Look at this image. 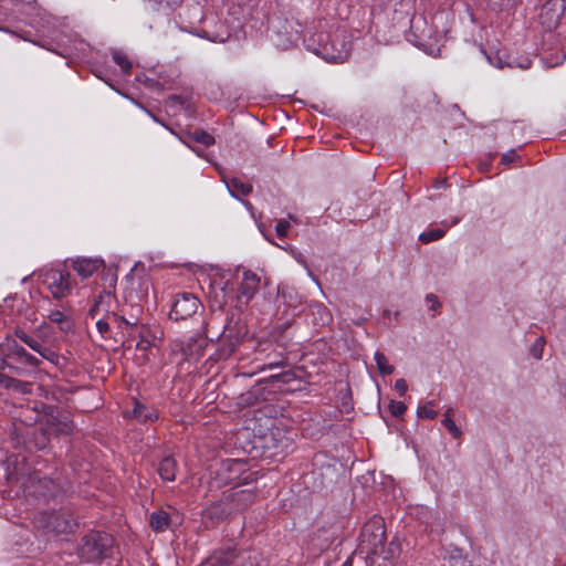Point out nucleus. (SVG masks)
<instances>
[{
	"label": "nucleus",
	"instance_id": "obj_1",
	"mask_svg": "<svg viewBox=\"0 0 566 566\" xmlns=\"http://www.w3.org/2000/svg\"><path fill=\"white\" fill-rule=\"evenodd\" d=\"M114 553V538L102 531H91L78 544L77 555L85 563H101Z\"/></svg>",
	"mask_w": 566,
	"mask_h": 566
},
{
	"label": "nucleus",
	"instance_id": "obj_2",
	"mask_svg": "<svg viewBox=\"0 0 566 566\" xmlns=\"http://www.w3.org/2000/svg\"><path fill=\"white\" fill-rule=\"evenodd\" d=\"M359 548L367 555H382L386 552V527L379 515L370 517L359 535Z\"/></svg>",
	"mask_w": 566,
	"mask_h": 566
},
{
	"label": "nucleus",
	"instance_id": "obj_3",
	"mask_svg": "<svg viewBox=\"0 0 566 566\" xmlns=\"http://www.w3.org/2000/svg\"><path fill=\"white\" fill-rule=\"evenodd\" d=\"M317 42L318 48L314 49V52L327 62H344L349 55L350 44L345 41L343 34L318 33Z\"/></svg>",
	"mask_w": 566,
	"mask_h": 566
},
{
	"label": "nucleus",
	"instance_id": "obj_4",
	"mask_svg": "<svg viewBox=\"0 0 566 566\" xmlns=\"http://www.w3.org/2000/svg\"><path fill=\"white\" fill-rule=\"evenodd\" d=\"M38 523L46 532L56 535L73 533L77 527V522L67 507L41 512L38 516Z\"/></svg>",
	"mask_w": 566,
	"mask_h": 566
},
{
	"label": "nucleus",
	"instance_id": "obj_5",
	"mask_svg": "<svg viewBox=\"0 0 566 566\" xmlns=\"http://www.w3.org/2000/svg\"><path fill=\"white\" fill-rule=\"evenodd\" d=\"M25 492L28 496H31L39 502L49 503L51 500H56L63 495L65 489L59 481L34 474L30 476L28 484L25 485Z\"/></svg>",
	"mask_w": 566,
	"mask_h": 566
},
{
	"label": "nucleus",
	"instance_id": "obj_6",
	"mask_svg": "<svg viewBox=\"0 0 566 566\" xmlns=\"http://www.w3.org/2000/svg\"><path fill=\"white\" fill-rule=\"evenodd\" d=\"M40 277L54 298L61 300L71 294L73 282L70 272L53 268L44 269L40 272Z\"/></svg>",
	"mask_w": 566,
	"mask_h": 566
},
{
	"label": "nucleus",
	"instance_id": "obj_7",
	"mask_svg": "<svg viewBox=\"0 0 566 566\" xmlns=\"http://www.w3.org/2000/svg\"><path fill=\"white\" fill-rule=\"evenodd\" d=\"M13 433L15 434L17 444L22 443L29 451L44 450L50 442V434L43 424L23 430L15 428Z\"/></svg>",
	"mask_w": 566,
	"mask_h": 566
},
{
	"label": "nucleus",
	"instance_id": "obj_8",
	"mask_svg": "<svg viewBox=\"0 0 566 566\" xmlns=\"http://www.w3.org/2000/svg\"><path fill=\"white\" fill-rule=\"evenodd\" d=\"M565 9L566 4L564 0H546L537 15L538 23L544 31L552 32L558 27L564 17Z\"/></svg>",
	"mask_w": 566,
	"mask_h": 566
},
{
	"label": "nucleus",
	"instance_id": "obj_9",
	"mask_svg": "<svg viewBox=\"0 0 566 566\" xmlns=\"http://www.w3.org/2000/svg\"><path fill=\"white\" fill-rule=\"evenodd\" d=\"M200 301L191 293H181L176 296L169 312L170 319L182 321L197 313Z\"/></svg>",
	"mask_w": 566,
	"mask_h": 566
},
{
	"label": "nucleus",
	"instance_id": "obj_10",
	"mask_svg": "<svg viewBox=\"0 0 566 566\" xmlns=\"http://www.w3.org/2000/svg\"><path fill=\"white\" fill-rule=\"evenodd\" d=\"M245 334L247 329L244 325L240 324L239 322L228 319L221 334V342L223 343L221 355L226 357L232 355Z\"/></svg>",
	"mask_w": 566,
	"mask_h": 566
},
{
	"label": "nucleus",
	"instance_id": "obj_11",
	"mask_svg": "<svg viewBox=\"0 0 566 566\" xmlns=\"http://www.w3.org/2000/svg\"><path fill=\"white\" fill-rule=\"evenodd\" d=\"M14 335L22 343H24L29 348H31L32 350L38 353L43 359H45L54 365L59 364V359H60L59 354L55 353L54 350H52L51 348H49L48 346H45L43 344V340L39 336L31 335L20 327H17L14 329Z\"/></svg>",
	"mask_w": 566,
	"mask_h": 566
},
{
	"label": "nucleus",
	"instance_id": "obj_12",
	"mask_svg": "<svg viewBox=\"0 0 566 566\" xmlns=\"http://www.w3.org/2000/svg\"><path fill=\"white\" fill-rule=\"evenodd\" d=\"M231 511L227 506L223 497L212 502L201 513V522L205 528H214L218 524L228 517H231Z\"/></svg>",
	"mask_w": 566,
	"mask_h": 566
},
{
	"label": "nucleus",
	"instance_id": "obj_13",
	"mask_svg": "<svg viewBox=\"0 0 566 566\" xmlns=\"http://www.w3.org/2000/svg\"><path fill=\"white\" fill-rule=\"evenodd\" d=\"M222 497L227 506L230 509L231 515H235L254 502L255 494L251 490L232 489L230 491H226L222 494Z\"/></svg>",
	"mask_w": 566,
	"mask_h": 566
},
{
	"label": "nucleus",
	"instance_id": "obj_14",
	"mask_svg": "<svg viewBox=\"0 0 566 566\" xmlns=\"http://www.w3.org/2000/svg\"><path fill=\"white\" fill-rule=\"evenodd\" d=\"M114 302V295L111 291H102L94 301V304L88 311V316L92 319H95L98 316H107L111 317L112 321L120 326V317L116 313L111 311L112 304Z\"/></svg>",
	"mask_w": 566,
	"mask_h": 566
},
{
	"label": "nucleus",
	"instance_id": "obj_15",
	"mask_svg": "<svg viewBox=\"0 0 566 566\" xmlns=\"http://www.w3.org/2000/svg\"><path fill=\"white\" fill-rule=\"evenodd\" d=\"M239 557V549L234 545H227L214 549L199 566H233Z\"/></svg>",
	"mask_w": 566,
	"mask_h": 566
},
{
	"label": "nucleus",
	"instance_id": "obj_16",
	"mask_svg": "<svg viewBox=\"0 0 566 566\" xmlns=\"http://www.w3.org/2000/svg\"><path fill=\"white\" fill-rule=\"evenodd\" d=\"M44 428L51 436L71 434L74 429L73 421L66 413L57 412L56 415H50L46 417Z\"/></svg>",
	"mask_w": 566,
	"mask_h": 566
},
{
	"label": "nucleus",
	"instance_id": "obj_17",
	"mask_svg": "<svg viewBox=\"0 0 566 566\" xmlns=\"http://www.w3.org/2000/svg\"><path fill=\"white\" fill-rule=\"evenodd\" d=\"M105 263L98 258L78 256L72 260V269L83 279L92 276L95 272L104 269Z\"/></svg>",
	"mask_w": 566,
	"mask_h": 566
},
{
	"label": "nucleus",
	"instance_id": "obj_18",
	"mask_svg": "<svg viewBox=\"0 0 566 566\" xmlns=\"http://www.w3.org/2000/svg\"><path fill=\"white\" fill-rule=\"evenodd\" d=\"M259 283V276L252 271L245 270L242 275V282L239 289L238 297H244L245 302L250 301L258 291Z\"/></svg>",
	"mask_w": 566,
	"mask_h": 566
},
{
	"label": "nucleus",
	"instance_id": "obj_19",
	"mask_svg": "<svg viewBox=\"0 0 566 566\" xmlns=\"http://www.w3.org/2000/svg\"><path fill=\"white\" fill-rule=\"evenodd\" d=\"M8 357L14 358L17 359V361L34 368L39 367L41 364L40 358L27 352V349L23 346L19 345L15 342L9 345Z\"/></svg>",
	"mask_w": 566,
	"mask_h": 566
},
{
	"label": "nucleus",
	"instance_id": "obj_20",
	"mask_svg": "<svg viewBox=\"0 0 566 566\" xmlns=\"http://www.w3.org/2000/svg\"><path fill=\"white\" fill-rule=\"evenodd\" d=\"M124 324L129 327V336L133 338L145 339V338H157L156 332L146 324H138L137 319L129 321L125 317H120V325Z\"/></svg>",
	"mask_w": 566,
	"mask_h": 566
},
{
	"label": "nucleus",
	"instance_id": "obj_21",
	"mask_svg": "<svg viewBox=\"0 0 566 566\" xmlns=\"http://www.w3.org/2000/svg\"><path fill=\"white\" fill-rule=\"evenodd\" d=\"M178 471V463L174 457L167 455L161 459L158 464L157 472L160 479L165 482H172L176 480V473Z\"/></svg>",
	"mask_w": 566,
	"mask_h": 566
},
{
	"label": "nucleus",
	"instance_id": "obj_22",
	"mask_svg": "<svg viewBox=\"0 0 566 566\" xmlns=\"http://www.w3.org/2000/svg\"><path fill=\"white\" fill-rule=\"evenodd\" d=\"M223 181H224L230 195L237 199H240L241 197L249 196L253 190V187L251 184L243 182L237 177H233L230 179L223 178Z\"/></svg>",
	"mask_w": 566,
	"mask_h": 566
},
{
	"label": "nucleus",
	"instance_id": "obj_23",
	"mask_svg": "<svg viewBox=\"0 0 566 566\" xmlns=\"http://www.w3.org/2000/svg\"><path fill=\"white\" fill-rule=\"evenodd\" d=\"M132 417L137 419L139 422L145 423L147 421H156L159 418L158 410L151 407H147L139 401H135L132 410Z\"/></svg>",
	"mask_w": 566,
	"mask_h": 566
},
{
	"label": "nucleus",
	"instance_id": "obj_24",
	"mask_svg": "<svg viewBox=\"0 0 566 566\" xmlns=\"http://www.w3.org/2000/svg\"><path fill=\"white\" fill-rule=\"evenodd\" d=\"M310 311L314 317L313 321L315 325L324 326L332 322L331 312L324 304L318 302L312 303L310 305Z\"/></svg>",
	"mask_w": 566,
	"mask_h": 566
},
{
	"label": "nucleus",
	"instance_id": "obj_25",
	"mask_svg": "<svg viewBox=\"0 0 566 566\" xmlns=\"http://www.w3.org/2000/svg\"><path fill=\"white\" fill-rule=\"evenodd\" d=\"M170 521V515L163 510L155 511L149 516V525L155 532H165L169 528Z\"/></svg>",
	"mask_w": 566,
	"mask_h": 566
},
{
	"label": "nucleus",
	"instance_id": "obj_26",
	"mask_svg": "<svg viewBox=\"0 0 566 566\" xmlns=\"http://www.w3.org/2000/svg\"><path fill=\"white\" fill-rule=\"evenodd\" d=\"M444 559H448L450 566H470L467 555L457 546L449 545L444 548Z\"/></svg>",
	"mask_w": 566,
	"mask_h": 566
},
{
	"label": "nucleus",
	"instance_id": "obj_27",
	"mask_svg": "<svg viewBox=\"0 0 566 566\" xmlns=\"http://www.w3.org/2000/svg\"><path fill=\"white\" fill-rule=\"evenodd\" d=\"M7 389L21 395H30L32 394L33 384L11 377Z\"/></svg>",
	"mask_w": 566,
	"mask_h": 566
},
{
	"label": "nucleus",
	"instance_id": "obj_28",
	"mask_svg": "<svg viewBox=\"0 0 566 566\" xmlns=\"http://www.w3.org/2000/svg\"><path fill=\"white\" fill-rule=\"evenodd\" d=\"M443 427L451 433L453 438H460L462 432L453 420V409L448 408L442 419Z\"/></svg>",
	"mask_w": 566,
	"mask_h": 566
},
{
	"label": "nucleus",
	"instance_id": "obj_29",
	"mask_svg": "<svg viewBox=\"0 0 566 566\" xmlns=\"http://www.w3.org/2000/svg\"><path fill=\"white\" fill-rule=\"evenodd\" d=\"M188 139H190L191 142H195V143H199L206 147H210L214 144V137L202 130V129H196L191 133L188 134Z\"/></svg>",
	"mask_w": 566,
	"mask_h": 566
},
{
	"label": "nucleus",
	"instance_id": "obj_30",
	"mask_svg": "<svg viewBox=\"0 0 566 566\" xmlns=\"http://www.w3.org/2000/svg\"><path fill=\"white\" fill-rule=\"evenodd\" d=\"M48 318L52 322L59 325L60 329L62 332H69L71 329V323L66 318L63 312L59 310H52L48 314Z\"/></svg>",
	"mask_w": 566,
	"mask_h": 566
},
{
	"label": "nucleus",
	"instance_id": "obj_31",
	"mask_svg": "<svg viewBox=\"0 0 566 566\" xmlns=\"http://www.w3.org/2000/svg\"><path fill=\"white\" fill-rule=\"evenodd\" d=\"M377 369L382 376L391 375L395 371V367L388 363L386 355L381 352H376L374 355Z\"/></svg>",
	"mask_w": 566,
	"mask_h": 566
},
{
	"label": "nucleus",
	"instance_id": "obj_32",
	"mask_svg": "<svg viewBox=\"0 0 566 566\" xmlns=\"http://www.w3.org/2000/svg\"><path fill=\"white\" fill-rule=\"evenodd\" d=\"M113 61L122 69L125 75H129L132 73L133 65L125 53L120 51H114Z\"/></svg>",
	"mask_w": 566,
	"mask_h": 566
},
{
	"label": "nucleus",
	"instance_id": "obj_33",
	"mask_svg": "<svg viewBox=\"0 0 566 566\" xmlns=\"http://www.w3.org/2000/svg\"><path fill=\"white\" fill-rule=\"evenodd\" d=\"M239 557L240 558H235L233 566H259L258 555L255 553L239 551Z\"/></svg>",
	"mask_w": 566,
	"mask_h": 566
},
{
	"label": "nucleus",
	"instance_id": "obj_34",
	"mask_svg": "<svg viewBox=\"0 0 566 566\" xmlns=\"http://www.w3.org/2000/svg\"><path fill=\"white\" fill-rule=\"evenodd\" d=\"M444 234H446L444 229H440V228L429 229V230L420 233L419 240L422 243H430L432 241L443 238Z\"/></svg>",
	"mask_w": 566,
	"mask_h": 566
},
{
	"label": "nucleus",
	"instance_id": "obj_35",
	"mask_svg": "<svg viewBox=\"0 0 566 566\" xmlns=\"http://www.w3.org/2000/svg\"><path fill=\"white\" fill-rule=\"evenodd\" d=\"M433 401H426L423 405H420L417 409L418 417L424 419H434L438 412L433 409Z\"/></svg>",
	"mask_w": 566,
	"mask_h": 566
},
{
	"label": "nucleus",
	"instance_id": "obj_36",
	"mask_svg": "<svg viewBox=\"0 0 566 566\" xmlns=\"http://www.w3.org/2000/svg\"><path fill=\"white\" fill-rule=\"evenodd\" d=\"M39 415L33 410L25 409L21 411L19 421L25 426V428H33L32 424L38 422Z\"/></svg>",
	"mask_w": 566,
	"mask_h": 566
},
{
	"label": "nucleus",
	"instance_id": "obj_37",
	"mask_svg": "<svg viewBox=\"0 0 566 566\" xmlns=\"http://www.w3.org/2000/svg\"><path fill=\"white\" fill-rule=\"evenodd\" d=\"M166 104L168 106L179 105L184 109H188L190 107V98L181 95H169L167 97Z\"/></svg>",
	"mask_w": 566,
	"mask_h": 566
},
{
	"label": "nucleus",
	"instance_id": "obj_38",
	"mask_svg": "<svg viewBox=\"0 0 566 566\" xmlns=\"http://www.w3.org/2000/svg\"><path fill=\"white\" fill-rule=\"evenodd\" d=\"M388 409H389L391 416L398 418V417H401L406 412L407 406L402 401L391 400L388 406Z\"/></svg>",
	"mask_w": 566,
	"mask_h": 566
},
{
	"label": "nucleus",
	"instance_id": "obj_39",
	"mask_svg": "<svg viewBox=\"0 0 566 566\" xmlns=\"http://www.w3.org/2000/svg\"><path fill=\"white\" fill-rule=\"evenodd\" d=\"M96 319V328L101 335H105L109 331L108 319H112L107 316H98Z\"/></svg>",
	"mask_w": 566,
	"mask_h": 566
},
{
	"label": "nucleus",
	"instance_id": "obj_40",
	"mask_svg": "<svg viewBox=\"0 0 566 566\" xmlns=\"http://www.w3.org/2000/svg\"><path fill=\"white\" fill-rule=\"evenodd\" d=\"M290 222L285 219H280L275 226V232L279 238H285L290 229Z\"/></svg>",
	"mask_w": 566,
	"mask_h": 566
},
{
	"label": "nucleus",
	"instance_id": "obj_41",
	"mask_svg": "<svg viewBox=\"0 0 566 566\" xmlns=\"http://www.w3.org/2000/svg\"><path fill=\"white\" fill-rule=\"evenodd\" d=\"M544 344H545V340H544L543 337H538L535 340V343L533 344V346L531 348V352H532V355L536 359H541L542 358Z\"/></svg>",
	"mask_w": 566,
	"mask_h": 566
},
{
	"label": "nucleus",
	"instance_id": "obj_42",
	"mask_svg": "<svg viewBox=\"0 0 566 566\" xmlns=\"http://www.w3.org/2000/svg\"><path fill=\"white\" fill-rule=\"evenodd\" d=\"M517 158H518V156H517L516 151L514 149H511L502 155L501 161L504 165H510V164L514 163Z\"/></svg>",
	"mask_w": 566,
	"mask_h": 566
},
{
	"label": "nucleus",
	"instance_id": "obj_43",
	"mask_svg": "<svg viewBox=\"0 0 566 566\" xmlns=\"http://www.w3.org/2000/svg\"><path fill=\"white\" fill-rule=\"evenodd\" d=\"M156 339L157 338L138 339L136 347L139 350H148L153 345H155Z\"/></svg>",
	"mask_w": 566,
	"mask_h": 566
},
{
	"label": "nucleus",
	"instance_id": "obj_44",
	"mask_svg": "<svg viewBox=\"0 0 566 566\" xmlns=\"http://www.w3.org/2000/svg\"><path fill=\"white\" fill-rule=\"evenodd\" d=\"M395 389L399 396H405L408 390L407 381L403 378L397 379L395 382Z\"/></svg>",
	"mask_w": 566,
	"mask_h": 566
},
{
	"label": "nucleus",
	"instance_id": "obj_45",
	"mask_svg": "<svg viewBox=\"0 0 566 566\" xmlns=\"http://www.w3.org/2000/svg\"><path fill=\"white\" fill-rule=\"evenodd\" d=\"M486 59L490 62V64L494 65L495 67H497V69L504 67V62L502 61V59L499 56L497 53L494 55H486Z\"/></svg>",
	"mask_w": 566,
	"mask_h": 566
},
{
	"label": "nucleus",
	"instance_id": "obj_46",
	"mask_svg": "<svg viewBox=\"0 0 566 566\" xmlns=\"http://www.w3.org/2000/svg\"><path fill=\"white\" fill-rule=\"evenodd\" d=\"M127 281L130 283V291L128 292V295L127 297H129L130 300L133 298V290H134V285L137 281L138 285L140 286L142 285V277H135L134 275L129 274L126 276Z\"/></svg>",
	"mask_w": 566,
	"mask_h": 566
},
{
	"label": "nucleus",
	"instance_id": "obj_47",
	"mask_svg": "<svg viewBox=\"0 0 566 566\" xmlns=\"http://www.w3.org/2000/svg\"><path fill=\"white\" fill-rule=\"evenodd\" d=\"M426 301L431 303L430 310L432 311H437L441 306L438 297L434 294H428L426 296Z\"/></svg>",
	"mask_w": 566,
	"mask_h": 566
},
{
	"label": "nucleus",
	"instance_id": "obj_48",
	"mask_svg": "<svg viewBox=\"0 0 566 566\" xmlns=\"http://www.w3.org/2000/svg\"><path fill=\"white\" fill-rule=\"evenodd\" d=\"M227 467H228L229 471H232L234 469L240 470L241 468L244 467V463L242 461H239V460H229L227 462Z\"/></svg>",
	"mask_w": 566,
	"mask_h": 566
},
{
	"label": "nucleus",
	"instance_id": "obj_49",
	"mask_svg": "<svg viewBox=\"0 0 566 566\" xmlns=\"http://www.w3.org/2000/svg\"><path fill=\"white\" fill-rule=\"evenodd\" d=\"M285 365H286L285 360L281 359L280 361H274V363H270V364L265 365L263 367V369H274V368H279V367H284Z\"/></svg>",
	"mask_w": 566,
	"mask_h": 566
},
{
	"label": "nucleus",
	"instance_id": "obj_50",
	"mask_svg": "<svg viewBox=\"0 0 566 566\" xmlns=\"http://www.w3.org/2000/svg\"><path fill=\"white\" fill-rule=\"evenodd\" d=\"M11 377L6 375V374H2L0 373V387L7 389L8 385H9V381H10Z\"/></svg>",
	"mask_w": 566,
	"mask_h": 566
},
{
	"label": "nucleus",
	"instance_id": "obj_51",
	"mask_svg": "<svg viewBox=\"0 0 566 566\" xmlns=\"http://www.w3.org/2000/svg\"><path fill=\"white\" fill-rule=\"evenodd\" d=\"M513 0H489V3L491 6H494V7H502L504 6L505 3H510L512 2Z\"/></svg>",
	"mask_w": 566,
	"mask_h": 566
},
{
	"label": "nucleus",
	"instance_id": "obj_52",
	"mask_svg": "<svg viewBox=\"0 0 566 566\" xmlns=\"http://www.w3.org/2000/svg\"><path fill=\"white\" fill-rule=\"evenodd\" d=\"M7 480L9 482H18L19 481V476L15 473L8 472Z\"/></svg>",
	"mask_w": 566,
	"mask_h": 566
},
{
	"label": "nucleus",
	"instance_id": "obj_53",
	"mask_svg": "<svg viewBox=\"0 0 566 566\" xmlns=\"http://www.w3.org/2000/svg\"><path fill=\"white\" fill-rule=\"evenodd\" d=\"M459 222V218H453L452 221L450 223H448L447 221H442V226L446 227V228H450L454 224H457Z\"/></svg>",
	"mask_w": 566,
	"mask_h": 566
},
{
	"label": "nucleus",
	"instance_id": "obj_54",
	"mask_svg": "<svg viewBox=\"0 0 566 566\" xmlns=\"http://www.w3.org/2000/svg\"><path fill=\"white\" fill-rule=\"evenodd\" d=\"M146 112H147V114H148V115H149V116H150L155 122H157V123H159V124L164 125V123H163L158 117H156L151 112H149V111H147V109H146Z\"/></svg>",
	"mask_w": 566,
	"mask_h": 566
},
{
	"label": "nucleus",
	"instance_id": "obj_55",
	"mask_svg": "<svg viewBox=\"0 0 566 566\" xmlns=\"http://www.w3.org/2000/svg\"><path fill=\"white\" fill-rule=\"evenodd\" d=\"M116 280H117L116 275H113V277L111 279V284H109V286H113V287H114V286H115V283H116Z\"/></svg>",
	"mask_w": 566,
	"mask_h": 566
},
{
	"label": "nucleus",
	"instance_id": "obj_56",
	"mask_svg": "<svg viewBox=\"0 0 566 566\" xmlns=\"http://www.w3.org/2000/svg\"><path fill=\"white\" fill-rule=\"evenodd\" d=\"M242 202H243V205H244L247 208H252V205H251V202H250V201H248V200H243Z\"/></svg>",
	"mask_w": 566,
	"mask_h": 566
},
{
	"label": "nucleus",
	"instance_id": "obj_57",
	"mask_svg": "<svg viewBox=\"0 0 566 566\" xmlns=\"http://www.w3.org/2000/svg\"><path fill=\"white\" fill-rule=\"evenodd\" d=\"M146 291H142L140 294H137V297L140 300L142 297L146 296Z\"/></svg>",
	"mask_w": 566,
	"mask_h": 566
},
{
	"label": "nucleus",
	"instance_id": "obj_58",
	"mask_svg": "<svg viewBox=\"0 0 566 566\" xmlns=\"http://www.w3.org/2000/svg\"><path fill=\"white\" fill-rule=\"evenodd\" d=\"M342 566H352V560L347 559L346 562L343 563Z\"/></svg>",
	"mask_w": 566,
	"mask_h": 566
},
{
	"label": "nucleus",
	"instance_id": "obj_59",
	"mask_svg": "<svg viewBox=\"0 0 566 566\" xmlns=\"http://www.w3.org/2000/svg\"><path fill=\"white\" fill-rule=\"evenodd\" d=\"M281 377H290V374H289V373H285V374H283V375H281ZM275 378H277V379H279V378H280V376H275Z\"/></svg>",
	"mask_w": 566,
	"mask_h": 566
},
{
	"label": "nucleus",
	"instance_id": "obj_60",
	"mask_svg": "<svg viewBox=\"0 0 566 566\" xmlns=\"http://www.w3.org/2000/svg\"><path fill=\"white\" fill-rule=\"evenodd\" d=\"M8 368L13 369V367L11 365H8ZM14 370L19 373V368H14Z\"/></svg>",
	"mask_w": 566,
	"mask_h": 566
},
{
	"label": "nucleus",
	"instance_id": "obj_61",
	"mask_svg": "<svg viewBox=\"0 0 566 566\" xmlns=\"http://www.w3.org/2000/svg\"><path fill=\"white\" fill-rule=\"evenodd\" d=\"M289 218H290L291 220H293V221H295V220H296V219H295V217H294V216H292V214H290V216H289Z\"/></svg>",
	"mask_w": 566,
	"mask_h": 566
},
{
	"label": "nucleus",
	"instance_id": "obj_62",
	"mask_svg": "<svg viewBox=\"0 0 566 566\" xmlns=\"http://www.w3.org/2000/svg\"><path fill=\"white\" fill-rule=\"evenodd\" d=\"M528 64H530V62L526 65H522V67L527 69Z\"/></svg>",
	"mask_w": 566,
	"mask_h": 566
}]
</instances>
